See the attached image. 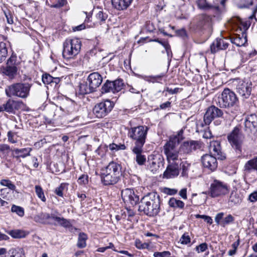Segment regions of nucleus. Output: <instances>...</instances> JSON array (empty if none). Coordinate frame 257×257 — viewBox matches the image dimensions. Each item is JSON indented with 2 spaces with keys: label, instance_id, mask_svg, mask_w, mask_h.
<instances>
[{
  "label": "nucleus",
  "instance_id": "obj_1",
  "mask_svg": "<svg viewBox=\"0 0 257 257\" xmlns=\"http://www.w3.org/2000/svg\"><path fill=\"white\" fill-rule=\"evenodd\" d=\"M160 202L158 194H147L141 198L138 211L149 217L156 216L160 211Z\"/></svg>",
  "mask_w": 257,
  "mask_h": 257
},
{
  "label": "nucleus",
  "instance_id": "obj_2",
  "mask_svg": "<svg viewBox=\"0 0 257 257\" xmlns=\"http://www.w3.org/2000/svg\"><path fill=\"white\" fill-rule=\"evenodd\" d=\"M122 167L120 164L112 161L101 170V177L105 185L116 183L122 175Z\"/></svg>",
  "mask_w": 257,
  "mask_h": 257
},
{
  "label": "nucleus",
  "instance_id": "obj_3",
  "mask_svg": "<svg viewBox=\"0 0 257 257\" xmlns=\"http://www.w3.org/2000/svg\"><path fill=\"white\" fill-rule=\"evenodd\" d=\"M215 101L216 104L221 108L236 110L238 107V98L234 92L227 88L223 89Z\"/></svg>",
  "mask_w": 257,
  "mask_h": 257
},
{
  "label": "nucleus",
  "instance_id": "obj_4",
  "mask_svg": "<svg viewBox=\"0 0 257 257\" xmlns=\"http://www.w3.org/2000/svg\"><path fill=\"white\" fill-rule=\"evenodd\" d=\"M212 17L205 14L198 16L190 23V30L200 35L210 33L212 30Z\"/></svg>",
  "mask_w": 257,
  "mask_h": 257
},
{
  "label": "nucleus",
  "instance_id": "obj_5",
  "mask_svg": "<svg viewBox=\"0 0 257 257\" xmlns=\"http://www.w3.org/2000/svg\"><path fill=\"white\" fill-rule=\"evenodd\" d=\"M240 124L237 125L227 135L228 143L239 158L242 155L243 144L245 139Z\"/></svg>",
  "mask_w": 257,
  "mask_h": 257
},
{
  "label": "nucleus",
  "instance_id": "obj_6",
  "mask_svg": "<svg viewBox=\"0 0 257 257\" xmlns=\"http://www.w3.org/2000/svg\"><path fill=\"white\" fill-rule=\"evenodd\" d=\"M149 128L145 125H139L131 127L128 131V138L133 141L132 148H135V150L139 151L141 147H143L146 142Z\"/></svg>",
  "mask_w": 257,
  "mask_h": 257
},
{
  "label": "nucleus",
  "instance_id": "obj_7",
  "mask_svg": "<svg viewBox=\"0 0 257 257\" xmlns=\"http://www.w3.org/2000/svg\"><path fill=\"white\" fill-rule=\"evenodd\" d=\"M102 76L97 72L90 73L86 81L80 83L79 85V93L84 95L95 92L102 82Z\"/></svg>",
  "mask_w": 257,
  "mask_h": 257
},
{
  "label": "nucleus",
  "instance_id": "obj_8",
  "mask_svg": "<svg viewBox=\"0 0 257 257\" xmlns=\"http://www.w3.org/2000/svg\"><path fill=\"white\" fill-rule=\"evenodd\" d=\"M33 84L29 83H15L8 86L5 89L6 95L9 97H18L26 98L30 94Z\"/></svg>",
  "mask_w": 257,
  "mask_h": 257
},
{
  "label": "nucleus",
  "instance_id": "obj_9",
  "mask_svg": "<svg viewBox=\"0 0 257 257\" xmlns=\"http://www.w3.org/2000/svg\"><path fill=\"white\" fill-rule=\"evenodd\" d=\"M182 134L183 132L180 131L177 136L171 137L169 140L164 146V153L168 162L171 160L174 161L180 160V151L177 147L180 143V136Z\"/></svg>",
  "mask_w": 257,
  "mask_h": 257
},
{
  "label": "nucleus",
  "instance_id": "obj_10",
  "mask_svg": "<svg viewBox=\"0 0 257 257\" xmlns=\"http://www.w3.org/2000/svg\"><path fill=\"white\" fill-rule=\"evenodd\" d=\"M81 47V41L77 38L67 39L63 43L62 55L64 58H73L79 54Z\"/></svg>",
  "mask_w": 257,
  "mask_h": 257
},
{
  "label": "nucleus",
  "instance_id": "obj_11",
  "mask_svg": "<svg viewBox=\"0 0 257 257\" xmlns=\"http://www.w3.org/2000/svg\"><path fill=\"white\" fill-rule=\"evenodd\" d=\"M203 143L200 141L190 140L184 142L179 147L180 160L186 159L193 151L201 149Z\"/></svg>",
  "mask_w": 257,
  "mask_h": 257
},
{
  "label": "nucleus",
  "instance_id": "obj_12",
  "mask_svg": "<svg viewBox=\"0 0 257 257\" xmlns=\"http://www.w3.org/2000/svg\"><path fill=\"white\" fill-rule=\"evenodd\" d=\"M224 0H214L213 2L207 0H197L196 3L198 8L204 11H211L213 13V16L220 13L219 4L224 6Z\"/></svg>",
  "mask_w": 257,
  "mask_h": 257
},
{
  "label": "nucleus",
  "instance_id": "obj_13",
  "mask_svg": "<svg viewBox=\"0 0 257 257\" xmlns=\"http://www.w3.org/2000/svg\"><path fill=\"white\" fill-rule=\"evenodd\" d=\"M114 105L113 101L106 99L95 104L93 113L97 118H103L110 112Z\"/></svg>",
  "mask_w": 257,
  "mask_h": 257
},
{
  "label": "nucleus",
  "instance_id": "obj_14",
  "mask_svg": "<svg viewBox=\"0 0 257 257\" xmlns=\"http://www.w3.org/2000/svg\"><path fill=\"white\" fill-rule=\"evenodd\" d=\"M17 56L13 53L7 60L6 66L2 69V73L10 79H14L17 75L18 63H16Z\"/></svg>",
  "mask_w": 257,
  "mask_h": 257
},
{
  "label": "nucleus",
  "instance_id": "obj_15",
  "mask_svg": "<svg viewBox=\"0 0 257 257\" xmlns=\"http://www.w3.org/2000/svg\"><path fill=\"white\" fill-rule=\"evenodd\" d=\"M243 174L244 179H252L257 175V156L247 161L244 164Z\"/></svg>",
  "mask_w": 257,
  "mask_h": 257
},
{
  "label": "nucleus",
  "instance_id": "obj_16",
  "mask_svg": "<svg viewBox=\"0 0 257 257\" xmlns=\"http://www.w3.org/2000/svg\"><path fill=\"white\" fill-rule=\"evenodd\" d=\"M123 86V80L121 79H117L113 81L107 80L101 87V93L112 92L115 93L120 91Z\"/></svg>",
  "mask_w": 257,
  "mask_h": 257
},
{
  "label": "nucleus",
  "instance_id": "obj_17",
  "mask_svg": "<svg viewBox=\"0 0 257 257\" xmlns=\"http://www.w3.org/2000/svg\"><path fill=\"white\" fill-rule=\"evenodd\" d=\"M223 115V111L220 108L213 105H211L207 108L204 115V122L205 125H208L214 119L222 117Z\"/></svg>",
  "mask_w": 257,
  "mask_h": 257
},
{
  "label": "nucleus",
  "instance_id": "obj_18",
  "mask_svg": "<svg viewBox=\"0 0 257 257\" xmlns=\"http://www.w3.org/2000/svg\"><path fill=\"white\" fill-rule=\"evenodd\" d=\"M252 85L249 80L240 81L236 87L237 92L243 98H248L251 94Z\"/></svg>",
  "mask_w": 257,
  "mask_h": 257
},
{
  "label": "nucleus",
  "instance_id": "obj_19",
  "mask_svg": "<svg viewBox=\"0 0 257 257\" xmlns=\"http://www.w3.org/2000/svg\"><path fill=\"white\" fill-rule=\"evenodd\" d=\"M59 213L57 210L54 211V212H52L51 214L42 212L35 217V220L36 221L42 224L56 225L55 222V217Z\"/></svg>",
  "mask_w": 257,
  "mask_h": 257
},
{
  "label": "nucleus",
  "instance_id": "obj_20",
  "mask_svg": "<svg viewBox=\"0 0 257 257\" xmlns=\"http://www.w3.org/2000/svg\"><path fill=\"white\" fill-rule=\"evenodd\" d=\"M236 6L239 9H248L251 6H253L252 9V15L249 17L252 19L255 18V14L257 13V1L256 0H234Z\"/></svg>",
  "mask_w": 257,
  "mask_h": 257
},
{
  "label": "nucleus",
  "instance_id": "obj_21",
  "mask_svg": "<svg viewBox=\"0 0 257 257\" xmlns=\"http://www.w3.org/2000/svg\"><path fill=\"white\" fill-rule=\"evenodd\" d=\"M22 103V101L9 98L5 103L0 106V110L1 112L6 111L9 113H13L20 108Z\"/></svg>",
  "mask_w": 257,
  "mask_h": 257
},
{
  "label": "nucleus",
  "instance_id": "obj_22",
  "mask_svg": "<svg viewBox=\"0 0 257 257\" xmlns=\"http://www.w3.org/2000/svg\"><path fill=\"white\" fill-rule=\"evenodd\" d=\"M217 158L210 154L204 155L201 158V162L204 167L211 171L215 170L217 167Z\"/></svg>",
  "mask_w": 257,
  "mask_h": 257
},
{
  "label": "nucleus",
  "instance_id": "obj_23",
  "mask_svg": "<svg viewBox=\"0 0 257 257\" xmlns=\"http://www.w3.org/2000/svg\"><path fill=\"white\" fill-rule=\"evenodd\" d=\"M209 147L210 155L215 156L218 159L223 160L226 158V156L221 151L220 143L218 141H213L209 143Z\"/></svg>",
  "mask_w": 257,
  "mask_h": 257
},
{
  "label": "nucleus",
  "instance_id": "obj_24",
  "mask_svg": "<svg viewBox=\"0 0 257 257\" xmlns=\"http://www.w3.org/2000/svg\"><path fill=\"white\" fill-rule=\"evenodd\" d=\"M149 168L154 173L156 172L164 165L163 158L160 156H150L148 158Z\"/></svg>",
  "mask_w": 257,
  "mask_h": 257
},
{
  "label": "nucleus",
  "instance_id": "obj_25",
  "mask_svg": "<svg viewBox=\"0 0 257 257\" xmlns=\"http://www.w3.org/2000/svg\"><path fill=\"white\" fill-rule=\"evenodd\" d=\"M179 175V167L176 162L169 163L163 174V178L172 179L177 177Z\"/></svg>",
  "mask_w": 257,
  "mask_h": 257
},
{
  "label": "nucleus",
  "instance_id": "obj_26",
  "mask_svg": "<svg viewBox=\"0 0 257 257\" xmlns=\"http://www.w3.org/2000/svg\"><path fill=\"white\" fill-rule=\"evenodd\" d=\"M224 215L223 212H219L216 215L214 218L216 223L223 227L233 223L234 221V218L232 215L228 214L223 218Z\"/></svg>",
  "mask_w": 257,
  "mask_h": 257
},
{
  "label": "nucleus",
  "instance_id": "obj_27",
  "mask_svg": "<svg viewBox=\"0 0 257 257\" xmlns=\"http://www.w3.org/2000/svg\"><path fill=\"white\" fill-rule=\"evenodd\" d=\"M229 45L227 40L224 39H216L210 45V50L212 53H215L219 50H225Z\"/></svg>",
  "mask_w": 257,
  "mask_h": 257
},
{
  "label": "nucleus",
  "instance_id": "obj_28",
  "mask_svg": "<svg viewBox=\"0 0 257 257\" xmlns=\"http://www.w3.org/2000/svg\"><path fill=\"white\" fill-rule=\"evenodd\" d=\"M245 131L250 133L257 128V114H251L247 116L244 121Z\"/></svg>",
  "mask_w": 257,
  "mask_h": 257
},
{
  "label": "nucleus",
  "instance_id": "obj_29",
  "mask_svg": "<svg viewBox=\"0 0 257 257\" xmlns=\"http://www.w3.org/2000/svg\"><path fill=\"white\" fill-rule=\"evenodd\" d=\"M211 193H226L228 190L227 185L222 181L214 180L210 185Z\"/></svg>",
  "mask_w": 257,
  "mask_h": 257
},
{
  "label": "nucleus",
  "instance_id": "obj_30",
  "mask_svg": "<svg viewBox=\"0 0 257 257\" xmlns=\"http://www.w3.org/2000/svg\"><path fill=\"white\" fill-rule=\"evenodd\" d=\"M179 167V172L181 173L180 177L184 178H188L190 176L191 171L193 172V165L187 161H182Z\"/></svg>",
  "mask_w": 257,
  "mask_h": 257
},
{
  "label": "nucleus",
  "instance_id": "obj_31",
  "mask_svg": "<svg viewBox=\"0 0 257 257\" xmlns=\"http://www.w3.org/2000/svg\"><path fill=\"white\" fill-rule=\"evenodd\" d=\"M133 0H111L113 8L117 11L126 10L132 3Z\"/></svg>",
  "mask_w": 257,
  "mask_h": 257
},
{
  "label": "nucleus",
  "instance_id": "obj_32",
  "mask_svg": "<svg viewBox=\"0 0 257 257\" xmlns=\"http://www.w3.org/2000/svg\"><path fill=\"white\" fill-rule=\"evenodd\" d=\"M121 198L124 202L130 203L132 206H135L140 203L141 199L137 194H121Z\"/></svg>",
  "mask_w": 257,
  "mask_h": 257
},
{
  "label": "nucleus",
  "instance_id": "obj_33",
  "mask_svg": "<svg viewBox=\"0 0 257 257\" xmlns=\"http://www.w3.org/2000/svg\"><path fill=\"white\" fill-rule=\"evenodd\" d=\"M32 151L30 148H23V149H14L12 150V156L14 158L18 159L20 158H24L27 156H30V153Z\"/></svg>",
  "mask_w": 257,
  "mask_h": 257
},
{
  "label": "nucleus",
  "instance_id": "obj_34",
  "mask_svg": "<svg viewBox=\"0 0 257 257\" xmlns=\"http://www.w3.org/2000/svg\"><path fill=\"white\" fill-rule=\"evenodd\" d=\"M231 42L238 47L244 46L247 43L246 35L243 33L242 34L241 37L239 35H237L231 39Z\"/></svg>",
  "mask_w": 257,
  "mask_h": 257
},
{
  "label": "nucleus",
  "instance_id": "obj_35",
  "mask_svg": "<svg viewBox=\"0 0 257 257\" xmlns=\"http://www.w3.org/2000/svg\"><path fill=\"white\" fill-rule=\"evenodd\" d=\"M133 152L136 154V162L139 165H143L146 161V158L145 155L142 154L143 152V147H141V149L139 151L135 150V148H132Z\"/></svg>",
  "mask_w": 257,
  "mask_h": 257
},
{
  "label": "nucleus",
  "instance_id": "obj_36",
  "mask_svg": "<svg viewBox=\"0 0 257 257\" xmlns=\"http://www.w3.org/2000/svg\"><path fill=\"white\" fill-rule=\"evenodd\" d=\"M7 233L14 238H22L29 234V232L21 229H14L7 231Z\"/></svg>",
  "mask_w": 257,
  "mask_h": 257
},
{
  "label": "nucleus",
  "instance_id": "obj_37",
  "mask_svg": "<svg viewBox=\"0 0 257 257\" xmlns=\"http://www.w3.org/2000/svg\"><path fill=\"white\" fill-rule=\"evenodd\" d=\"M88 239L87 235L84 232H80L78 235L77 246L79 248H83L86 246V240Z\"/></svg>",
  "mask_w": 257,
  "mask_h": 257
},
{
  "label": "nucleus",
  "instance_id": "obj_38",
  "mask_svg": "<svg viewBox=\"0 0 257 257\" xmlns=\"http://www.w3.org/2000/svg\"><path fill=\"white\" fill-rule=\"evenodd\" d=\"M242 197L241 194H230L228 200L229 205L232 206L240 203L241 202Z\"/></svg>",
  "mask_w": 257,
  "mask_h": 257
},
{
  "label": "nucleus",
  "instance_id": "obj_39",
  "mask_svg": "<svg viewBox=\"0 0 257 257\" xmlns=\"http://www.w3.org/2000/svg\"><path fill=\"white\" fill-rule=\"evenodd\" d=\"M8 49L6 44L4 42L0 43V63L5 60L8 56Z\"/></svg>",
  "mask_w": 257,
  "mask_h": 257
},
{
  "label": "nucleus",
  "instance_id": "obj_40",
  "mask_svg": "<svg viewBox=\"0 0 257 257\" xmlns=\"http://www.w3.org/2000/svg\"><path fill=\"white\" fill-rule=\"evenodd\" d=\"M0 183L2 186L7 187L1 189V191H5L7 188L10 189V191H14L16 189V186L9 180H2Z\"/></svg>",
  "mask_w": 257,
  "mask_h": 257
},
{
  "label": "nucleus",
  "instance_id": "obj_41",
  "mask_svg": "<svg viewBox=\"0 0 257 257\" xmlns=\"http://www.w3.org/2000/svg\"><path fill=\"white\" fill-rule=\"evenodd\" d=\"M171 207L183 208L184 206L183 202L180 200H177L174 198H171L168 202Z\"/></svg>",
  "mask_w": 257,
  "mask_h": 257
},
{
  "label": "nucleus",
  "instance_id": "obj_42",
  "mask_svg": "<svg viewBox=\"0 0 257 257\" xmlns=\"http://www.w3.org/2000/svg\"><path fill=\"white\" fill-rule=\"evenodd\" d=\"M56 221L60 225L63 226L64 228H67L71 224L70 221L63 217H60L56 215L55 217V222Z\"/></svg>",
  "mask_w": 257,
  "mask_h": 257
},
{
  "label": "nucleus",
  "instance_id": "obj_43",
  "mask_svg": "<svg viewBox=\"0 0 257 257\" xmlns=\"http://www.w3.org/2000/svg\"><path fill=\"white\" fill-rule=\"evenodd\" d=\"M13 149L10 148V147L5 144H0V152L2 153L4 157H7L9 155V153L12 152Z\"/></svg>",
  "mask_w": 257,
  "mask_h": 257
},
{
  "label": "nucleus",
  "instance_id": "obj_44",
  "mask_svg": "<svg viewBox=\"0 0 257 257\" xmlns=\"http://www.w3.org/2000/svg\"><path fill=\"white\" fill-rule=\"evenodd\" d=\"M11 211L16 213L20 217L24 216L25 214L24 209L23 207L15 205H12Z\"/></svg>",
  "mask_w": 257,
  "mask_h": 257
},
{
  "label": "nucleus",
  "instance_id": "obj_45",
  "mask_svg": "<svg viewBox=\"0 0 257 257\" xmlns=\"http://www.w3.org/2000/svg\"><path fill=\"white\" fill-rule=\"evenodd\" d=\"M165 76V74L164 73H162L159 75H155V76H150L148 79V81L149 82H152L153 83L155 82H160V81L162 80V78Z\"/></svg>",
  "mask_w": 257,
  "mask_h": 257
},
{
  "label": "nucleus",
  "instance_id": "obj_46",
  "mask_svg": "<svg viewBox=\"0 0 257 257\" xmlns=\"http://www.w3.org/2000/svg\"><path fill=\"white\" fill-rule=\"evenodd\" d=\"M42 80L43 82L45 84H52V80H53V77L51 76L50 74L45 73L42 75Z\"/></svg>",
  "mask_w": 257,
  "mask_h": 257
},
{
  "label": "nucleus",
  "instance_id": "obj_47",
  "mask_svg": "<svg viewBox=\"0 0 257 257\" xmlns=\"http://www.w3.org/2000/svg\"><path fill=\"white\" fill-rule=\"evenodd\" d=\"M68 185L69 184L68 183H61L58 187L56 188L55 193H63L67 192L68 190Z\"/></svg>",
  "mask_w": 257,
  "mask_h": 257
},
{
  "label": "nucleus",
  "instance_id": "obj_48",
  "mask_svg": "<svg viewBox=\"0 0 257 257\" xmlns=\"http://www.w3.org/2000/svg\"><path fill=\"white\" fill-rule=\"evenodd\" d=\"M77 182L80 185H85L88 183V176L87 174L81 175L78 179Z\"/></svg>",
  "mask_w": 257,
  "mask_h": 257
},
{
  "label": "nucleus",
  "instance_id": "obj_49",
  "mask_svg": "<svg viewBox=\"0 0 257 257\" xmlns=\"http://www.w3.org/2000/svg\"><path fill=\"white\" fill-rule=\"evenodd\" d=\"M191 241V238L188 233H184L180 239V242L182 244H188Z\"/></svg>",
  "mask_w": 257,
  "mask_h": 257
},
{
  "label": "nucleus",
  "instance_id": "obj_50",
  "mask_svg": "<svg viewBox=\"0 0 257 257\" xmlns=\"http://www.w3.org/2000/svg\"><path fill=\"white\" fill-rule=\"evenodd\" d=\"M135 245L137 248L140 249H148L150 245L148 243H142L139 239H136L135 241Z\"/></svg>",
  "mask_w": 257,
  "mask_h": 257
},
{
  "label": "nucleus",
  "instance_id": "obj_51",
  "mask_svg": "<svg viewBox=\"0 0 257 257\" xmlns=\"http://www.w3.org/2000/svg\"><path fill=\"white\" fill-rule=\"evenodd\" d=\"M96 18L99 22H104L107 18V15L102 11H99L96 14Z\"/></svg>",
  "mask_w": 257,
  "mask_h": 257
},
{
  "label": "nucleus",
  "instance_id": "obj_52",
  "mask_svg": "<svg viewBox=\"0 0 257 257\" xmlns=\"http://www.w3.org/2000/svg\"><path fill=\"white\" fill-rule=\"evenodd\" d=\"M12 251L11 257H21L23 249L21 248H12L10 250Z\"/></svg>",
  "mask_w": 257,
  "mask_h": 257
},
{
  "label": "nucleus",
  "instance_id": "obj_53",
  "mask_svg": "<svg viewBox=\"0 0 257 257\" xmlns=\"http://www.w3.org/2000/svg\"><path fill=\"white\" fill-rule=\"evenodd\" d=\"M208 248V245L206 242L202 243L195 247V250L197 253L205 251Z\"/></svg>",
  "mask_w": 257,
  "mask_h": 257
},
{
  "label": "nucleus",
  "instance_id": "obj_54",
  "mask_svg": "<svg viewBox=\"0 0 257 257\" xmlns=\"http://www.w3.org/2000/svg\"><path fill=\"white\" fill-rule=\"evenodd\" d=\"M66 3V0H56V3H53L51 7L60 8L63 7Z\"/></svg>",
  "mask_w": 257,
  "mask_h": 257
},
{
  "label": "nucleus",
  "instance_id": "obj_55",
  "mask_svg": "<svg viewBox=\"0 0 257 257\" xmlns=\"http://www.w3.org/2000/svg\"><path fill=\"white\" fill-rule=\"evenodd\" d=\"M16 134L12 131H9L8 133L7 137L8 141L12 144L17 143V141L14 138Z\"/></svg>",
  "mask_w": 257,
  "mask_h": 257
},
{
  "label": "nucleus",
  "instance_id": "obj_56",
  "mask_svg": "<svg viewBox=\"0 0 257 257\" xmlns=\"http://www.w3.org/2000/svg\"><path fill=\"white\" fill-rule=\"evenodd\" d=\"M164 48L165 49L166 52L168 57V59L169 61L170 62L171 61V59L173 56V54H172V52L171 49V46L169 44Z\"/></svg>",
  "mask_w": 257,
  "mask_h": 257
},
{
  "label": "nucleus",
  "instance_id": "obj_57",
  "mask_svg": "<svg viewBox=\"0 0 257 257\" xmlns=\"http://www.w3.org/2000/svg\"><path fill=\"white\" fill-rule=\"evenodd\" d=\"M168 255H170V252L168 251H164L163 252H155L154 253V257H165Z\"/></svg>",
  "mask_w": 257,
  "mask_h": 257
},
{
  "label": "nucleus",
  "instance_id": "obj_58",
  "mask_svg": "<svg viewBox=\"0 0 257 257\" xmlns=\"http://www.w3.org/2000/svg\"><path fill=\"white\" fill-rule=\"evenodd\" d=\"M179 88H175L174 89H172L169 87H167L165 90L168 92L170 94H174L178 93L179 92Z\"/></svg>",
  "mask_w": 257,
  "mask_h": 257
},
{
  "label": "nucleus",
  "instance_id": "obj_59",
  "mask_svg": "<svg viewBox=\"0 0 257 257\" xmlns=\"http://www.w3.org/2000/svg\"><path fill=\"white\" fill-rule=\"evenodd\" d=\"M171 102L168 101L165 103L161 104L160 105V108L161 109H165L167 108L171 107Z\"/></svg>",
  "mask_w": 257,
  "mask_h": 257
},
{
  "label": "nucleus",
  "instance_id": "obj_60",
  "mask_svg": "<svg viewBox=\"0 0 257 257\" xmlns=\"http://www.w3.org/2000/svg\"><path fill=\"white\" fill-rule=\"evenodd\" d=\"M113 250L116 252H118L121 254H123V255H127L129 257H133L134 256V254L129 253L127 250H117L115 249H113Z\"/></svg>",
  "mask_w": 257,
  "mask_h": 257
},
{
  "label": "nucleus",
  "instance_id": "obj_61",
  "mask_svg": "<svg viewBox=\"0 0 257 257\" xmlns=\"http://www.w3.org/2000/svg\"><path fill=\"white\" fill-rule=\"evenodd\" d=\"M109 148L111 151H112L113 152H115V151H117L119 150L118 145H116L114 143L110 144L109 145Z\"/></svg>",
  "mask_w": 257,
  "mask_h": 257
},
{
  "label": "nucleus",
  "instance_id": "obj_62",
  "mask_svg": "<svg viewBox=\"0 0 257 257\" xmlns=\"http://www.w3.org/2000/svg\"><path fill=\"white\" fill-rule=\"evenodd\" d=\"M85 28V25L84 24H82L79 26L73 27V30L74 31H81Z\"/></svg>",
  "mask_w": 257,
  "mask_h": 257
},
{
  "label": "nucleus",
  "instance_id": "obj_63",
  "mask_svg": "<svg viewBox=\"0 0 257 257\" xmlns=\"http://www.w3.org/2000/svg\"><path fill=\"white\" fill-rule=\"evenodd\" d=\"M248 200L251 202L256 201L257 200V194H250L248 196Z\"/></svg>",
  "mask_w": 257,
  "mask_h": 257
},
{
  "label": "nucleus",
  "instance_id": "obj_64",
  "mask_svg": "<svg viewBox=\"0 0 257 257\" xmlns=\"http://www.w3.org/2000/svg\"><path fill=\"white\" fill-rule=\"evenodd\" d=\"M176 33L178 35L184 37L186 36V32L184 29H182L176 31Z\"/></svg>",
  "mask_w": 257,
  "mask_h": 257
}]
</instances>
